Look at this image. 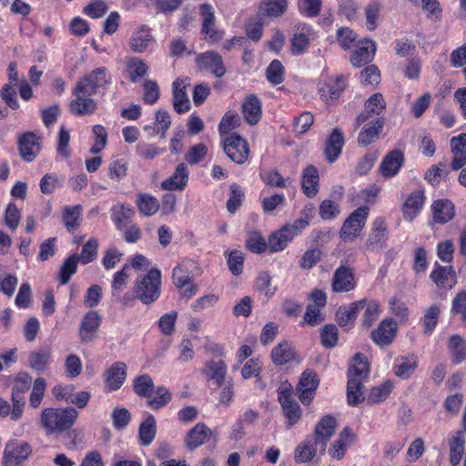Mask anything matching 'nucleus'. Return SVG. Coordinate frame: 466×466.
<instances>
[{
  "label": "nucleus",
  "instance_id": "f257e3e1",
  "mask_svg": "<svg viewBox=\"0 0 466 466\" xmlns=\"http://www.w3.org/2000/svg\"><path fill=\"white\" fill-rule=\"evenodd\" d=\"M336 420L330 415L324 416L316 425L314 434L295 450L294 460L297 463L310 461L318 453L323 455L327 443L334 434Z\"/></svg>",
  "mask_w": 466,
  "mask_h": 466
},
{
  "label": "nucleus",
  "instance_id": "f03ea898",
  "mask_svg": "<svg viewBox=\"0 0 466 466\" xmlns=\"http://www.w3.org/2000/svg\"><path fill=\"white\" fill-rule=\"evenodd\" d=\"M369 370L370 365L366 357L361 353H357L348 371L347 397L349 404L355 406L365 400L362 389Z\"/></svg>",
  "mask_w": 466,
  "mask_h": 466
},
{
  "label": "nucleus",
  "instance_id": "7ed1b4c3",
  "mask_svg": "<svg viewBox=\"0 0 466 466\" xmlns=\"http://www.w3.org/2000/svg\"><path fill=\"white\" fill-rule=\"evenodd\" d=\"M78 412L72 407L65 409L47 408L42 411L41 424L48 433L63 432L76 422Z\"/></svg>",
  "mask_w": 466,
  "mask_h": 466
},
{
  "label": "nucleus",
  "instance_id": "20e7f679",
  "mask_svg": "<svg viewBox=\"0 0 466 466\" xmlns=\"http://www.w3.org/2000/svg\"><path fill=\"white\" fill-rule=\"evenodd\" d=\"M161 273L152 268L141 279L137 280L133 290L136 298L145 305L155 302L160 295Z\"/></svg>",
  "mask_w": 466,
  "mask_h": 466
},
{
  "label": "nucleus",
  "instance_id": "39448f33",
  "mask_svg": "<svg viewBox=\"0 0 466 466\" xmlns=\"http://www.w3.org/2000/svg\"><path fill=\"white\" fill-rule=\"evenodd\" d=\"M369 215L368 207L355 209L344 221L339 235L344 242L354 240L362 231Z\"/></svg>",
  "mask_w": 466,
  "mask_h": 466
},
{
  "label": "nucleus",
  "instance_id": "423d86ee",
  "mask_svg": "<svg viewBox=\"0 0 466 466\" xmlns=\"http://www.w3.org/2000/svg\"><path fill=\"white\" fill-rule=\"evenodd\" d=\"M110 83V76L106 67H98L80 78L76 85L77 93L93 96L96 94L98 88Z\"/></svg>",
  "mask_w": 466,
  "mask_h": 466
},
{
  "label": "nucleus",
  "instance_id": "0eeeda50",
  "mask_svg": "<svg viewBox=\"0 0 466 466\" xmlns=\"http://www.w3.org/2000/svg\"><path fill=\"white\" fill-rule=\"evenodd\" d=\"M32 377L28 373H19L15 379L12 389L13 410L11 420H17L23 414L25 406L24 394L30 389Z\"/></svg>",
  "mask_w": 466,
  "mask_h": 466
},
{
  "label": "nucleus",
  "instance_id": "6e6552de",
  "mask_svg": "<svg viewBox=\"0 0 466 466\" xmlns=\"http://www.w3.org/2000/svg\"><path fill=\"white\" fill-rule=\"evenodd\" d=\"M223 150L233 162L242 165L249 156L248 141L237 133L231 134L223 140Z\"/></svg>",
  "mask_w": 466,
  "mask_h": 466
},
{
  "label": "nucleus",
  "instance_id": "1a4fd4ad",
  "mask_svg": "<svg viewBox=\"0 0 466 466\" xmlns=\"http://www.w3.org/2000/svg\"><path fill=\"white\" fill-rule=\"evenodd\" d=\"M32 448L27 442L14 440L6 443L4 451V465L15 466L22 463L31 454Z\"/></svg>",
  "mask_w": 466,
  "mask_h": 466
},
{
  "label": "nucleus",
  "instance_id": "9d476101",
  "mask_svg": "<svg viewBox=\"0 0 466 466\" xmlns=\"http://www.w3.org/2000/svg\"><path fill=\"white\" fill-rule=\"evenodd\" d=\"M196 62L201 70L208 71L218 78L224 76L227 72L222 56L215 51L199 54Z\"/></svg>",
  "mask_w": 466,
  "mask_h": 466
},
{
  "label": "nucleus",
  "instance_id": "9b49d317",
  "mask_svg": "<svg viewBox=\"0 0 466 466\" xmlns=\"http://www.w3.org/2000/svg\"><path fill=\"white\" fill-rule=\"evenodd\" d=\"M397 330L398 323L388 318L380 322L378 328L371 332L370 338L376 345L386 347L393 342Z\"/></svg>",
  "mask_w": 466,
  "mask_h": 466
},
{
  "label": "nucleus",
  "instance_id": "f8f14e48",
  "mask_svg": "<svg viewBox=\"0 0 466 466\" xmlns=\"http://www.w3.org/2000/svg\"><path fill=\"white\" fill-rule=\"evenodd\" d=\"M18 150L21 157L33 161L41 150L40 137L35 132H25L18 137Z\"/></svg>",
  "mask_w": 466,
  "mask_h": 466
},
{
  "label": "nucleus",
  "instance_id": "ddd939ff",
  "mask_svg": "<svg viewBox=\"0 0 466 466\" xmlns=\"http://www.w3.org/2000/svg\"><path fill=\"white\" fill-rule=\"evenodd\" d=\"M319 380H318L316 373L310 370H306L301 374L297 385V391L299 400L304 405L310 403L315 394V390L319 386Z\"/></svg>",
  "mask_w": 466,
  "mask_h": 466
},
{
  "label": "nucleus",
  "instance_id": "4468645a",
  "mask_svg": "<svg viewBox=\"0 0 466 466\" xmlns=\"http://www.w3.org/2000/svg\"><path fill=\"white\" fill-rule=\"evenodd\" d=\"M387 225L382 218H377L373 223V228L365 243L368 251L379 252L381 250L387 240Z\"/></svg>",
  "mask_w": 466,
  "mask_h": 466
},
{
  "label": "nucleus",
  "instance_id": "2eb2a0df",
  "mask_svg": "<svg viewBox=\"0 0 466 466\" xmlns=\"http://www.w3.org/2000/svg\"><path fill=\"white\" fill-rule=\"evenodd\" d=\"M386 103L383 96L380 93L372 95L365 102V111L360 113L356 119V127H359L362 123L380 118V115L385 109Z\"/></svg>",
  "mask_w": 466,
  "mask_h": 466
},
{
  "label": "nucleus",
  "instance_id": "dca6fc26",
  "mask_svg": "<svg viewBox=\"0 0 466 466\" xmlns=\"http://www.w3.org/2000/svg\"><path fill=\"white\" fill-rule=\"evenodd\" d=\"M75 99L69 103L70 112L75 116H89L96 112L97 108L96 101L87 96V94L77 93L76 88L73 91Z\"/></svg>",
  "mask_w": 466,
  "mask_h": 466
},
{
  "label": "nucleus",
  "instance_id": "f3484780",
  "mask_svg": "<svg viewBox=\"0 0 466 466\" xmlns=\"http://www.w3.org/2000/svg\"><path fill=\"white\" fill-rule=\"evenodd\" d=\"M101 323V317L96 311H88L83 318L79 328L81 342L88 343L95 339Z\"/></svg>",
  "mask_w": 466,
  "mask_h": 466
},
{
  "label": "nucleus",
  "instance_id": "a211bd4d",
  "mask_svg": "<svg viewBox=\"0 0 466 466\" xmlns=\"http://www.w3.org/2000/svg\"><path fill=\"white\" fill-rule=\"evenodd\" d=\"M212 434V431L205 423L199 422L187 433L185 437L186 447L189 451H194L208 441Z\"/></svg>",
  "mask_w": 466,
  "mask_h": 466
},
{
  "label": "nucleus",
  "instance_id": "6ab92c4d",
  "mask_svg": "<svg viewBox=\"0 0 466 466\" xmlns=\"http://www.w3.org/2000/svg\"><path fill=\"white\" fill-rule=\"evenodd\" d=\"M418 365V356L414 353H409L395 360L392 370L396 377L401 380H408L412 376Z\"/></svg>",
  "mask_w": 466,
  "mask_h": 466
},
{
  "label": "nucleus",
  "instance_id": "aec40b11",
  "mask_svg": "<svg viewBox=\"0 0 466 466\" xmlns=\"http://www.w3.org/2000/svg\"><path fill=\"white\" fill-rule=\"evenodd\" d=\"M355 288L352 268L347 266L338 268L332 279V290L334 292H348Z\"/></svg>",
  "mask_w": 466,
  "mask_h": 466
},
{
  "label": "nucleus",
  "instance_id": "412c9836",
  "mask_svg": "<svg viewBox=\"0 0 466 466\" xmlns=\"http://www.w3.org/2000/svg\"><path fill=\"white\" fill-rule=\"evenodd\" d=\"M404 162V156L400 150L389 152L380 166V173L385 177H391L398 174Z\"/></svg>",
  "mask_w": 466,
  "mask_h": 466
},
{
  "label": "nucleus",
  "instance_id": "4be33fe9",
  "mask_svg": "<svg viewBox=\"0 0 466 466\" xmlns=\"http://www.w3.org/2000/svg\"><path fill=\"white\" fill-rule=\"evenodd\" d=\"M425 201L424 192L416 190L411 192L402 206V214L406 221L411 222L418 216Z\"/></svg>",
  "mask_w": 466,
  "mask_h": 466
},
{
  "label": "nucleus",
  "instance_id": "5701e85b",
  "mask_svg": "<svg viewBox=\"0 0 466 466\" xmlns=\"http://www.w3.org/2000/svg\"><path fill=\"white\" fill-rule=\"evenodd\" d=\"M430 278L440 289H451L457 283L456 273L452 267L437 265Z\"/></svg>",
  "mask_w": 466,
  "mask_h": 466
},
{
  "label": "nucleus",
  "instance_id": "b1692460",
  "mask_svg": "<svg viewBox=\"0 0 466 466\" xmlns=\"http://www.w3.org/2000/svg\"><path fill=\"white\" fill-rule=\"evenodd\" d=\"M261 102L256 95H248L242 103V114L246 122L250 125H256L262 116Z\"/></svg>",
  "mask_w": 466,
  "mask_h": 466
},
{
  "label": "nucleus",
  "instance_id": "393cba45",
  "mask_svg": "<svg viewBox=\"0 0 466 466\" xmlns=\"http://www.w3.org/2000/svg\"><path fill=\"white\" fill-rule=\"evenodd\" d=\"M432 220L436 224H446L455 216L453 203L446 198L437 199L432 203Z\"/></svg>",
  "mask_w": 466,
  "mask_h": 466
},
{
  "label": "nucleus",
  "instance_id": "a878e982",
  "mask_svg": "<svg viewBox=\"0 0 466 466\" xmlns=\"http://www.w3.org/2000/svg\"><path fill=\"white\" fill-rule=\"evenodd\" d=\"M189 172L185 163H180L173 175L161 183L165 190H183L187 184Z\"/></svg>",
  "mask_w": 466,
  "mask_h": 466
},
{
  "label": "nucleus",
  "instance_id": "bb28decb",
  "mask_svg": "<svg viewBox=\"0 0 466 466\" xmlns=\"http://www.w3.org/2000/svg\"><path fill=\"white\" fill-rule=\"evenodd\" d=\"M361 43L365 46L357 48L350 56V63L355 67H361L369 64L375 55V42L370 39H364Z\"/></svg>",
  "mask_w": 466,
  "mask_h": 466
},
{
  "label": "nucleus",
  "instance_id": "cd10ccee",
  "mask_svg": "<svg viewBox=\"0 0 466 466\" xmlns=\"http://www.w3.org/2000/svg\"><path fill=\"white\" fill-rule=\"evenodd\" d=\"M319 176L318 169L312 166H308L302 172L301 187L303 193L308 198H314L319 192Z\"/></svg>",
  "mask_w": 466,
  "mask_h": 466
},
{
  "label": "nucleus",
  "instance_id": "c85d7f7f",
  "mask_svg": "<svg viewBox=\"0 0 466 466\" xmlns=\"http://www.w3.org/2000/svg\"><path fill=\"white\" fill-rule=\"evenodd\" d=\"M366 299L352 302L348 307H340L336 312V321L341 327L353 323L360 309H363Z\"/></svg>",
  "mask_w": 466,
  "mask_h": 466
},
{
  "label": "nucleus",
  "instance_id": "c756f323",
  "mask_svg": "<svg viewBox=\"0 0 466 466\" xmlns=\"http://www.w3.org/2000/svg\"><path fill=\"white\" fill-rule=\"evenodd\" d=\"M344 145V137L341 131L334 128L326 140L325 156L329 162H334L342 151Z\"/></svg>",
  "mask_w": 466,
  "mask_h": 466
},
{
  "label": "nucleus",
  "instance_id": "7c9ffc66",
  "mask_svg": "<svg viewBox=\"0 0 466 466\" xmlns=\"http://www.w3.org/2000/svg\"><path fill=\"white\" fill-rule=\"evenodd\" d=\"M466 440L461 431H457L449 439V461L452 466H457L464 453Z\"/></svg>",
  "mask_w": 466,
  "mask_h": 466
},
{
  "label": "nucleus",
  "instance_id": "2f4dec72",
  "mask_svg": "<svg viewBox=\"0 0 466 466\" xmlns=\"http://www.w3.org/2000/svg\"><path fill=\"white\" fill-rule=\"evenodd\" d=\"M127 376V366L124 362H116L106 372V384L108 390L119 389Z\"/></svg>",
  "mask_w": 466,
  "mask_h": 466
},
{
  "label": "nucleus",
  "instance_id": "473e14b6",
  "mask_svg": "<svg viewBox=\"0 0 466 466\" xmlns=\"http://www.w3.org/2000/svg\"><path fill=\"white\" fill-rule=\"evenodd\" d=\"M383 127L382 118H376L370 120L366 124L358 137V143L360 146L366 147L371 144L376 138L379 137V134Z\"/></svg>",
  "mask_w": 466,
  "mask_h": 466
},
{
  "label": "nucleus",
  "instance_id": "72a5a7b5",
  "mask_svg": "<svg viewBox=\"0 0 466 466\" xmlns=\"http://www.w3.org/2000/svg\"><path fill=\"white\" fill-rule=\"evenodd\" d=\"M203 373L209 379L215 381L218 387H221L225 381L227 375V365L221 360H209L206 363Z\"/></svg>",
  "mask_w": 466,
  "mask_h": 466
},
{
  "label": "nucleus",
  "instance_id": "f704fd0d",
  "mask_svg": "<svg viewBox=\"0 0 466 466\" xmlns=\"http://www.w3.org/2000/svg\"><path fill=\"white\" fill-rule=\"evenodd\" d=\"M182 84V81L178 79L173 83V106L174 109L178 114L187 112L190 107L189 100L185 90L186 87Z\"/></svg>",
  "mask_w": 466,
  "mask_h": 466
},
{
  "label": "nucleus",
  "instance_id": "c9c22d12",
  "mask_svg": "<svg viewBox=\"0 0 466 466\" xmlns=\"http://www.w3.org/2000/svg\"><path fill=\"white\" fill-rule=\"evenodd\" d=\"M296 352L288 341H283L273 348L271 351L272 361L276 365H284L295 358Z\"/></svg>",
  "mask_w": 466,
  "mask_h": 466
},
{
  "label": "nucleus",
  "instance_id": "e433bc0d",
  "mask_svg": "<svg viewBox=\"0 0 466 466\" xmlns=\"http://www.w3.org/2000/svg\"><path fill=\"white\" fill-rule=\"evenodd\" d=\"M289 229L281 228L278 232L271 234L268 238V248L270 252L283 250L289 242L293 239V236L289 232Z\"/></svg>",
  "mask_w": 466,
  "mask_h": 466
},
{
  "label": "nucleus",
  "instance_id": "4c0bfd02",
  "mask_svg": "<svg viewBox=\"0 0 466 466\" xmlns=\"http://www.w3.org/2000/svg\"><path fill=\"white\" fill-rule=\"evenodd\" d=\"M156 433V419L153 415H148L147 419L140 424L138 429L139 441L141 445H149L155 439Z\"/></svg>",
  "mask_w": 466,
  "mask_h": 466
},
{
  "label": "nucleus",
  "instance_id": "58836bf2",
  "mask_svg": "<svg viewBox=\"0 0 466 466\" xmlns=\"http://www.w3.org/2000/svg\"><path fill=\"white\" fill-rule=\"evenodd\" d=\"M394 388V384L390 380H386L378 386H374L370 390L367 397L369 403H380L387 400Z\"/></svg>",
  "mask_w": 466,
  "mask_h": 466
},
{
  "label": "nucleus",
  "instance_id": "ea45409f",
  "mask_svg": "<svg viewBox=\"0 0 466 466\" xmlns=\"http://www.w3.org/2000/svg\"><path fill=\"white\" fill-rule=\"evenodd\" d=\"M135 215V210L132 206L127 203H122L117 207L112 208V220L114 221L117 229H121L124 223L128 222Z\"/></svg>",
  "mask_w": 466,
  "mask_h": 466
},
{
  "label": "nucleus",
  "instance_id": "a19ab883",
  "mask_svg": "<svg viewBox=\"0 0 466 466\" xmlns=\"http://www.w3.org/2000/svg\"><path fill=\"white\" fill-rule=\"evenodd\" d=\"M288 8V0H263L260 5V11L267 16L279 17Z\"/></svg>",
  "mask_w": 466,
  "mask_h": 466
},
{
  "label": "nucleus",
  "instance_id": "79ce46f5",
  "mask_svg": "<svg viewBox=\"0 0 466 466\" xmlns=\"http://www.w3.org/2000/svg\"><path fill=\"white\" fill-rule=\"evenodd\" d=\"M137 205L139 212L146 217H150L159 209V203L157 198L147 194H138Z\"/></svg>",
  "mask_w": 466,
  "mask_h": 466
},
{
  "label": "nucleus",
  "instance_id": "37998d69",
  "mask_svg": "<svg viewBox=\"0 0 466 466\" xmlns=\"http://www.w3.org/2000/svg\"><path fill=\"white\" fill-rule=\"evenodd\" d=\"M280 405L289 424L294 425L298 423L301 418V410L299 405L293 399L287 400L286 397H282Z\"/></svg>",
  "mask_w": 466,
  "mask_h": 466
},
{
  "label": "nucleus",
  "instance_id": "c03bdc74",
  "mask_svg": "<svg viewBox=\"0 0 466 466\" xmlns=\"http://www.w3.org/2000/svg\"><path fill=\"white\" fill-rule=\"evenodd\" d=\"M313 218V208L305 207L299 213V218L294 221L293 224L284 226L285 228L289 229V232L295 237L299 232L302 231Z\"/></svg>",
  "mask_w": 466,
  "mask_h": 466
},
{
  "label": "nucleus",
  "instance_id": "a18cd8bd",
  "mask_svg": "<svg viewBox=\"0 0 466 466\" xmlns=\"http://www.w3.org/2000/svg\"><path fill=\"white\" fill-rule=\"evenodd\" d=\"M449 349L456 363H461L466 360V344L461 336L452 335L449 339Z\"/></svg>",
  "mask_w": 466,
  "mask_h": 466
},
{
  "label": "nucleus",
  "instance_id": "49530a36",
  "mask_svg": "<svg viewBox=\"0 0 466 466\" xmlns=\"http://www.w3.org/2000/svg\"><path fill=\"white\" fill-rule=\"evenodd\" d=\"M51 353L48 350L33 351L28 357L29 366L38 372H43L48 365Z\"/></svg>",
  "mask_w": 466,
  "mask_h": 466
},
{
  "label": "nucleus",
  "instance_id": "de8ad7c7",
  "mask_svg": "<svg viewBox=\"0 0 466 466\" xmlns=\"http://www.w3.org/2000/svg\"><path fill=\"white\" fill-rule=\"evenodd\" d=\"M77 262V254H73L65 260L59 272V281L62 285L68 283L71 277L76 272Z\"/></svg>",
  "mask_w": 466,
  "mask_h": 466
},
{
  "label": "nucleus",
  "instance_id": "09e8293b",
  "mask_svg": "<svg viewBox=\"0 0 466 466\" xmlns=\"http://www.w3.org/2000/svg\"><path fill=\"white\" fill-rule=\"evenodd\" d=\"M362 316L361 326L363 328H370L380 316V305L375 300H366Z\"/></svg>",
  "mask_w": 466,
  "mask_h": 466
},
{
  "label": "nucleus",
  "instance_id": "8fccbe9b",
  "mask_svg": "<svg viewBox=\"0 0 466 466\" xmlns=\"http://www.w3.org/2000/svg\"><path fill=\"white\" fill-rule=\"evenodd\" d=\"M134 390L138 396L149 399L154 391L153 380L147 374L137 377L134 380Z\"/></svg>",
  "mask_w": 466,
  "mask_h": 466
},
{
  "label": "nucleus",
  "instance_id": "3c124183",
  "mask_svg": "<svg viewBox=\"0 0 466 466\" xmlns=\"http://www.w3.org/2000/svg\"><path fill=\"white\" fill-rule=\"evenodd\" d=\"M441 314V309L438 305H431L425 312L422 324L424 328V332L426 334H431L437 326L438 319Z\"/></svg>",
  "mask_w": 466,
  "mask_h": 466
},
{
  "label": "nucleus",
  "instance_id": "603ef678",
  "mask_svg": "<svg viewBox=\"0 0 466 466\" xmlns=\"http://www.w3.org/2000/svg\"><path fill=\"white\" fill-rule=\"evenodd\" d=\"M154 392L156 393L157 397H149L147 400V405L154 410H158L164 407L171 400V393L167 388L163 386L157 387Z\"/></svg>",
  "mask_w": 466,
  "mask_h": 466
},
{
  "label": "nucleus",
  "instance_id": "864d4df0",
  "mask_svg": "<svg viewBox=\"0 0 466 466\" xmlns=\"http://www.w3.org/2000/svg\"><path fill=\"white\" fill-rule=\"evenodd\" d=\"M46 387V380L42 377H38L34 381L33 389L30 394V406L32 408H37L43 400Z\"/></svg>",
  "mask_w": 466,
  "mask_h": 466
},
{
  "label": "nucleus",
  "instance_id": "5fc2aeb1",
  "mask_svg": "<svg viewBox=\"0 0 466 466\" xmlns=\"http://www.w3.org/2000/svg\"><path fill=\"white\" fill-rule=\"evenodd\" d=\"M81 206L65 208L63 220L68 230H75L79 226Z\"/></svg>",
  "mask_w": 466,
  "mask_h": 466
},
{
  "label": "nucleus",
  "instance_id": "6e6d98bb",
  "mask_svg": "<svg viewBox=\"0 0 466 466\" xmlns=\"http://www.w3.org/2000/svg\"><path fill=\"white\" fill-rule=\"evenodd\" d=\"M241 119L235 111H228L222 117L218 129L221 135L228 133L240 126Z\"/></svg>",
  "mask_w": 466,
  "mask_h": 466
},
{
  "label": "nucleus",
  "instance_id": "4d7b16f0",
  "mask_svg": "<svg viewBox=\"0 0 466 466\" xmlns=\"http://www.w3.org/2000/svg\"><path fill=\"white\" fill-rule=\"evenodd\" d=\"M244 192L241 187L236 183L230 186V197L227 202V209L228 212L234 214L237 209L241 206Z\"/></svg>",
  "mask_w": 466,
  "mask_h": 466
},
{
  "label": "nucleus",
  "instance_id": "13d9d810",
  "mask_svg": "<svg viewBox=\"0 0 466 466\" xmlns=\"http://www.w3.org/2000/svg\"><path fill=\"white\" fill-rule=\"evenodd\" d=\"M267 79L273 85H279L284 80V66L279 60H273L266 70Z\"/></svg>",
  "mask_w": 466,
  "mask_h": 466
},
{
  "label": "nucleus",
  "instance_id": "bf43d9fd",
  "mask_svg": "<svg viewBox=\"0 0 466 466\" xmlns=\"http://www.w3.org/2000/svg\"><path fill=\"white\" fill-rule=\"evenodd\" d=\"M264 183L270 187L284 188L289 178H284L277 169H270L261 175Z\"/></svg>",
  "mask_w": 466,
  "mask_h": 466
},
{
  "label": "nucleus",
  "instance_id": "052dcab7",
  "mask_svg": "<svg viewBox=\"0 0 466 466\" xmlns=\"http://www.w3.org/2000/svg\"><path fill=\"white\" fill-rule=\"evenodd\" d=\"M97 241L95 238H90L82 248L81 253L78 256V261L86 265L93 261L97 255Z\"/></svg>",
  "mask_w": 466,
  "mask_h": 466
},
{
  "label": "nucleus",
  "instance_id": "680f3d73",
  "mask_svg": "<svg viewBox=\"0 0 466 466\" xmlns=\"http://www.w3.org/2000/svg\"><path fill=\"white\" fill-rule=\"evenodd\" d=\"M244 255L240 250L234 249L228 253V265L232 275L238 276L242 273Z\"/></svg>",
  "mask_w": 466,
  "mask_h": 466
},
{
  "label": "nucleus",
  "instance_id": "e2e57ef3",
  "mask_svg": "<svg viewBox=\"0 0 466 466\" xmlns=\"http://www.w3.org/2000/svg\"><path fill=\"white\" fill-rule=\"evenodd\" d=\"M93 133L95 135V143L90 149L92 154L100 153L107 143V133L105 127L101 125H96L93 127Z\"/></svg>",
  "mask_w": 466,
  "mask_h": 466
},
{
  "label": "nucleus",
  "instance_id": "0e129e2a",
  "mask_svg": "<svg viewBox=\"0 0 466 466\" xmlns=\"http://www.w3.org/2000/svg\"><path fill=\"white\" fill-rule=\"evenodd\" d=\"M309 38L303 33L294 34L290 40V51L293 55H301L309 46Z\"/></svg>",
  "mask_w": 466,
  "mask_h": 466
},
{
  "label": "nucleus",
  "instance_id": "69168bd1",
  "mask_svg": "<svg viewBox=\"0 0 466 466\" xmlns=\"http://www.w3.org/2000/svg\"><path fill=\"white\" fill-rule=\"evenodd\" d=\"M321 343L326 348H333L338 342V329L334 324H328L323 327L321 333Z\"/></svg>",
  "mask_w": 466,
  "mask_h": 466
},
{
  "label": "nucleus",
  "instance_id": "338daca9",
  "mask_svg": "<svg viewBox=\"0 0 466 466\" xmlns=\"http://www.w3.org/2000/svg\"><path fill=\"white\" fill-rule=\"evenodd\" d=\"M319 212L322 219L330 220L339 214L340 209L339 205L334 201L325 199L320 203Z\"/></svg>",
  "mask_w": 466,
  "mask_h": 466
},
{
  "label": "nucleus",
  "instance_id": "774afa93",
  "mask_svg": "<svg viewBox=\"0 0 466 466\" xmlns=\"http://www.w3.org/2000/svg\"><path fill=\"white\" fill-rule=\"evenodd\" d=\"M451 312L461 315V320L466 325V291L459 292L453 299Z\"/></svg>",
  "mask_w": 466,
  "mask_h": 466
}]
</instances>
